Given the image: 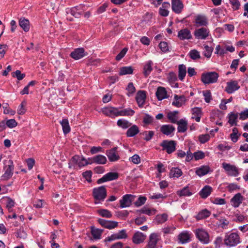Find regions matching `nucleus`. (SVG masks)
<instances>
[{
  "mask_svg": "<svg viewBox=\"0 0 248 248\" xmlns=\"http://www.w3.org/2000/svg\"><path fill=\"white\" fill-rule=\"evenodd\" d=\"M171 8L176 14L181 13L184 9V4L181 0H171Z\"/></svg>",
  "mask_w": 248,
  "mask_h": 248,
  "instance_id": "18",
  "label": "nucleus"
},
{
  "mask_svg": "<svg viewBox=\"0 0 248 248\" xmlns=\"http://www.w3.org/2000/svg\"><path fill=\"white\" fill-rule=\"evenodd\" d=\"M126 90L128 92L127 94L129 96L135 92L136 89L134 86L133 83L132 82H130L128 83L127 87H126Z\"/></svg>",
  "mask_w": 248,
  "mask_h": 248,
  "instance_id": "56",
  "label": "nucleus"
},
{
  "mask_svg": "<svg viewBox=\"0 0 248 248\" xmlns=\"http://www.w3.org/2000/svg\"><path fill=\"white\" fill-rule=\"evenodd\" d=\"M178 36L181 40L189 39L191 38L190 32H178Z\"/></svg>",
  "mask_w": 248,
  "mask_h": 248,
  "instance_id": "53",
  "label": "nucleus"
},
{
  "mask_svg": "<svg viewBox=\"0 0 248 248\" xmlns=\"http://www.w3.org/2000/svg\"><path fill=\"white\" fill-rule=\"evenodd\" d=\"M194 35L197 39H204L209 36V32H194Z\"/></svg>",
  "mask_w": 248,
  "mask_h": 248,
  "instance_id": "54",
  "label": "nucleus"
},
{
  "mask_svg": "<svg viewBox=\"0 0 248 248\" xmlns=\"http://www.w3.org/2000/svg\"><path fill=\"white\" fill-rule=\"evenodd\" d=\"M204 51L203 52L205 57L209 58L211 57L213 48L207 45H204Z\"/></svg>",
  "mask_w": 248,
  "mask_h": 248,
  "instance_id": "51",
  "label": "nucleus"
},
{
  "mask_svg": "<svg viewBox=\"0 0 248 248\" xmlns=\"http://www.w3.org/2000/svg\"><path fill=\"white\" fill-rule=\"evenodd\" d=\"M135 196L131 194H126L123 196L122 199L120 200V207L124 208L129 207L131 202L134 200Z\"/></svg>",
  "mask_w": 248,
  "mask_h": 248,
  "instance_id": "11",
  "label": "nucleus"
},
{
  "mask_svg": "<svg viewBox=\"0 0 248 248\" xmlns=\"http://www.w3.org/2000/svg\"><path fill=\"white\" fill-rule=\"evenodd\" d=\"M191 112L193 115L192 118L195 119L196 122H199L202 113L201 108L198 107L192 108Z\"/></svg>",
  "mask_w": 248,
  "mask_h": 248,
  "instance_id": "26",
  "label": "nucleus"
},
{
  "mask_svg": "<svg viewBox=\"0 0 248 248\" xmlns=\"http://www.w3.org/2000/svg\"><path fill=\"white\" fill-rule=\"evenodd\" d=\"M60 123L62 125L63 133L65 135L69 133L71 129L69 124L68 119H62V120L60 122Z\"/></svg>",
  "mask_w": 248,
  "mask_h": 248,
  "instance_id": "35",
  "label": "nucleus"
},
{
  "mask_svg": "<svg viewBox=\"0 0 248 248\" xmlns=\"http://www.w3.org/2000/svg\"><path fill=\"white\" fill-rule=\"evenodd\" d=\"M210 168L208 166H202L197 169L196 173L199 176L207 174L210 171Z\"/></svg>",
  "mask_w": 248,
  "mask_h": 248,
  "instance_id": "31",
  "label": "nucleus"
},
{
  "mask_svg": "<svg viewBox=\"0 0 248 248\" xmlns=\"http://www.w3.org/2000/svg\"><path fill=\"white\" fill-rule=\"evenodd\" d=\"M224 243L228 247H234L240 243V238L238 234L236 232L227 233L224 239Z\"/></svg>",
  "mask_w": 248,
  "mask_h": 248,
  "instance_id": "1",
  "label": "nucleus"
},
{
  "mask_svg": "<svg viewBox=\"0 0 248 248\" xmlns=\"http://www.w3.org/2000/svg\"><path fill=\"white\" fill-rule=\"evenodd\" d=\"M153 62L150 60L147 61L143 67V74L145 77H147L153 70Z\"/></svg>",
  "mask_w": 248,
  "mask_h": 248,
  "instance_id": "25",
  "label": "nucleus"
},
{
  "mask_svg": "<svg viewBox=\"0 0 248 248\" xmlns=\"http://www.w3.org/2000/svg\"><path fill=\"white\" fill-rule=\"evenodd\" d=\"M176 142L172 140H164L160 144L162 150L165 151L168 154H170L176 150Z\"/></svg>",
  "mask_w": 248,
  "mask_h": 248,
  "instance_id": "6",
  "label": "nucleus"
},
{
  "mask_svg": "<svg viewBox=\"0 0 248 248\" xmlns=\"http://www.w3.org/2000/svg\"><path fill=\"white\" fill-rule=\"evenodd\" d=\"M145 136L144 140L146 141H149L153 138L155 133L153 131H144L142 134Z\"/></svg>",
  "mask_w": 248,
  "mask_h": 248,
  "instance_id": "55",
  "label": "nucleus"
},
{
  "mask_svg": "<svg viewBox=\"0 0 248 248\" xmlns=\"http://www.w3.org/2000/svg\"><path fill=\"white\" fill-rule=\"evenodd\" d=\"M212 191V188L209 186H205L200 191L199 195L203 199L207 198L211 193Z\"/></svg>",
  "mask_w": 248,
  "mask_h": 248,
  "instance_id": "27",
  "label": "nucleus"
},
{
  "mask_svg": "<svg viewBox=\"0 0 248 248\" xmlns=\"http://www.w3.org/2000/svg\"><path fill=\"white\" fill-rule=\"evenodd\" d=\"M127 51H128V48H127V47L124 48L121 50V51L116 56V57L115 58L116 60H117V61H119L121 60H122L124 57V56L127 53Z\"/></svg>",
  "mask_w": 248,
  "mask_h": 248,
  "instance_id": "57",
  "label": "nucleus"
},
{
  "mask_svg": "<svg viewBox=\"0 0 248 248\" xmlns=\"http://www.w3.org/2000/svg\"><path fill=\"white\" fill-rule=\"evenodd\" d=\"M159 47L161 50L164 53L169 51L168 45L166 42H161L159 44Z\"/></svg>",
  "mask_w": 248,
  "mask_h": 248,
  "instance_id": "60",
  "label": "nucleus"
},
{
  "mask_svg": "<svg viewBox=\"0 0 248 248\" xmlns=\"http://www.w3.org/2000/svg\"><path fill=\"white\" fill-rule=\"evenodd\" d=\"M178 77L179 79L182 81L185 78L186 73V66L184 64L179 65Z\"/></svg>",
  "mask_w": 248,
  "mask_h": 248,
  "instance_id": "42",
  "label": "nucleus"
},
{
  "mask_svg": "<svg viewBox=\"0 0 248 248\" xmlns=\"http://www.w3.org/2000/svg\"><path fill=\"white\" fill-rule=\"evenodd\" d=\"M219 223L218 224V227L223 229H228V225L229 224V221L226 219L224 218H220L219 220Z\"/></svg>",
  "mask_w": 248,
  "mask_h": 248,
  "instance_id": "50",
  "label": "nucleus"
},
{
  "mask_svg": "<svg viewBox=\"0 0 248 248\" xmlns=\"http://www.w3.org/2000/svg\"><path fill=\"white\" fill-rule=\"evenodd\" d=\"M135 98L139 107L142 108L145 104L146 98V92L142 90L138 91Z\"/></svg>",
  "mask_w": 248,
  "mask_h": 248,
  "instance_id": "17",
  "label": "nucleus"
},
{
  "mask_svg": "<svg viewBox=\"0 0 248 248\" xmlns=\"http://www.w3.org/2000/svg\"><path fill=\"white\" fill-rule=\"evenodd\" d=\"M210 139L209 134L201 135L199 136V140L201 143H205Z\"/></svg>",
  "mask_w": 248,
  "mask_h": 248,
  "instance_id": "64",
  "label": "nucleus"
},
{
  "mask_svg": "<svg viewBox=\"0 0 248 248\" xmlns=\"http://www.w3.org/2000/svg\"><path fill=\"white\" fill-rule=\"evenodd\" d=\"M211 215V212L207 209H203L200 211L196 216V218L197 220H201L209 217Z\"/></svg>",
  "mask_w": 248,
  "mask_h": 248,
  "instance_id": "34",
  "label": "nucleus"
},
{
  "mask_svg": "<svg viewBox=\"0 0 248 248\" xmlns=\"http://www.w3.org/2000/svg\"><path fill=\"white\" fill-rule=\"evenodd\" d=\"M119 177V174L117 172H109L104 175L102 178L97 181L98 184H100L107 181L116 180Z\"/></svg>",
  "mask_w": 248,
  "mask_h": 248,
  "instance_id": "12",
  "label": "nucleus"
},
{
  "mask_svg": "<svg viewBox=\"0 0 248 248\" xmlns=\"http://www.w3.org/2000/svg\"><path fill=\"white\" fill-rule=\"evenodd\" d=\"M240 88L238 82L236 80H231L227 83L225 91L228 93H232Z\"/></svg>",
  "mask_w": 248,
  "mask_h": 248,
  "instance_id": "19",
  "label": "nucleus"
},
{
  "mask_svg": "<svg viewBox=\"0 0 248 248\" xmlns=\"http://www.w3.org/2000/svg\"><path fill=\"white\" fill-rule=\"evenodd\" d=\"M178 126L177 128L179 132L184 133L187 130V122L184 120L181 119L179 121L176 123Z\"/></svg>",
  "mask_w": 248,
  "mask_h": 248,
  "instance_id": "33",
  "label": "nucleus"
},
{
  "mask_svg": "<svg viewBox=\"0 0 248 248\" xmlns=\"http://www.w3.org/2000/svg\"><path fill=\"white\" fill-rule=\"evenodd\" d=\"M133 69L131 66H124L120 68L119 75L120 76L133 74Z\"/></svg>",
  "mask_w": 248,
  "mask_h": 248,
  "instance_id": "39",
  "label": "nucleus"
},
{
  "mask_svg": "<svg viewBox=\"0 0 248 248\" xmlns=\"http://www.w3.org/2000/svg\"><path fill=\"white\" fill-rule=\"evenodd\" d=\"M191 233L187 231H183L177 236L178 242L181 244H185L191 241Z\"/></svg>",
  "mask_w": 248,
  "mask_h": 248,
  "instance_id": "10",
  "label": "nucleus"
},
{
  "mask_svg": "<svg viewBox=\"0 0 248 248\" xmlns=\"http://www.w3.org/2000/svg\"><path fill=\"white\" fill-rule=\"evenodd\" d=\"M16 236L20 239H25L27 236V234L23 228H20L17 230Z\"/></svg>",
  "mask_w": 248,
  "mask_h": 248,
  "instance_id": "48",
  "label": "nucleus"
},
{
  "mask_svg": "<svg viewBox=\"0 0 248 248\" xmlns=\"http://www.w3.org/2000/svg\"><path fill=\"white\" fill-rule=\"evenodd\" d=\"M155 94L159 100H162L168 97L166 89L163 87H159L157 88Z\"/></svg>",
  "mask_w": 248,
  "mask_h": 248,
  "instance_id": "24",
  "label": "nucleus"
},
{
  "mask_svg": "<svg viewBox=\"0 0 248 248\" xmlns=\"http://www.w3.org/2000/svg\"><path fill=\"white\" fill-rule=\"evenodd\" d=\"M222 166L229 175L236 177L239 174L238 168L234 165L223 162Z\"/></svg>",
  "mask_w": 248,
  "mask_h": 248,
  "instance_id": "8",
  "label": "nucleus"
},
{
  "mask_svg": "<svg viewBox=\"0 0 248 248\" xmlns=\"http://www.w3.org/2000/svg\"><path fill=\"white\" fill-rule=\"evenodd\" d=\"M146 235L143 233L137 232L134 233L132 237V241L134 244H139L142 243L145 239Z\"/></svg>",
  "mask_w": 248,
  "mask_h": 248,
  "instance_id": "22",
  "label": "nucleus"
},
{
  "mask_svg": "<svg viewBox=\"0 0 248 248\" xmlns=\"http://www.w3.org/2000/svg\"><path fill=\"white\" fill-rule=\"evenodd\" d=\"M188 55L190 58L193 60H196L201 58L200 52L196 49L190 50Z\"/></svg>",
  "mask_w": 248,
  "mask_h": 248,
  "instance_id": "47",
  "label": "nucleus"
},
{
  "mask_svg": "<svg viewBox=\"0 0 248 248\" xmlns=\"http://www.w3.org/2000/svg\"><path fill=\"white\" fill-rule=\"evenodd\" d=\"M238 118V115L237 113H234L233 112H231V114L229 116V121L228 123L232 125H236V120Z\"/></svg>",
  "mask_w": 248,
  "mask_h": 248,
  "instance_id": "44",
  "label": "nucleus"
},
{
  "mask_svg": "<svg viewBox=\"0 0 248 248\" xmlns=\"http://www.w3.org/2000/svg\"><path fill=\"white\" fill-rule=\"evenodd\" d=\"M92 160L94 163L97 164H105L107 161V158L102 155H98L93 156Z\"/></svg>",
  "mask_w": 248,
  "mask_h": 248,
  "instance_id": "32",
  "label": "nucleus"
},
{
  "mask_svg": "<svg viewBox=\"0 0 248 248\" xmlns=\"http://www.w3.org/2000/svg\"><path fill=\"white\" fill-rule=\"evenodd\" d=\"M194 25L196 27H202L201 28L196 30L195 31H207L206 27L208 24L207 17L204 15H198L195 17Z\"/></svg>",
  "mask_w": 248,
  "mask_h": 248,
  "instance_id": "5",
  "label": "nucleus"
},
{
  "mask_svg": "<svg viewBox=\"0 0 248 248\" xmlns=\"http://www.w3.org/2000/svg\"><path fill=\"white\" fill-rule=\"evenodd\" d=\"M19 25L24 31H29L31 24L30 21L24 17H21L19 19Z\"/></svg>",
  "mask_w": 248,
  "mask_h": 248,
  "instance_id": "23",
  "label": "nucleus"
},
{
  "mask_svg": "<svg viewBox=\"0 0 248 248\" xmlns=\"http://www.w3.org/2000/svg\"><path fill=\"white\" fill-rule=\"evenodd\" d=\"M93 196L95 200L94 202L95 204L103 201L107 197V190L105 186L94 188L93 190Z\"/></svg>",
  "mask_w": 248,
  "mask_h": 248,
  "instance_id": "2",
  "label": "nucleus"
},
{
  "mask_svg": "<svg viewBox=\"0 0 248 248\" xmlns=\"http://www.w3.org/2000/svg\"><path fill=\"white\" fill-rule=\"evenodd\" d=\"M175 130V127L170 124L162 125L160 128V132L167 136H172Z\"/></svg>",
  "mask_w": 248,
  "mask_h": 248,
  "instance_id": "20",
  "label": "nucleus"
},
{
  "mask_svg": "<svg viewBox=\"0 0 248 248\" xmlns=\"http://www.w3.org/2000/svg\"><path fill=\"white\" fill-rule=\"evenodd\" d=\"M117 149L118 147H116L106 151V155L110 162L118 161L120 158Z\"/></svg>",
  "mask_w": 248,
  "mask_h": 248,
  "instance_id": "15",
  "label": "nucleus"
},
{
  "mask_svg": "<svg viewBox=\"0 0 248 248\" xmlns=\"http://www.w3.org/2000/svg\"><path fill=\"white\" fill-rule=\"evenodd\" d=\"M138 212H139L141 214H145L146 215H148L149 216H151L152 215L155 214L156 212V210L153 209H150L148 208H147L146 207H143L142 209L138 210Z\"/></svg>",
  "mask_w": 248,
  "mask_h": 248,
  "instance_id": "46",
  "label": "nucleus"
},
{
  "mask_svg": "<svg viewBox=\"0 0 248 248\" xmlns=\"http://www.w3.org/2000/svg\"><path fill=\"white\" fill-rule=\"evenodd\" d=\"M98 222L102 227L109 230L117 227L118 225V223L116 221L106 220L102 218H99L98 219Z\"/></svg>",
  "mask_w": 248,
  "mask_h": 248,
  "instance_id": "16",
  "label": "nucleus"
},
{
  "mask_svg": "<svg viewBox=\"0 0 248 248\" xmlns=\"http://www.w3.org/2000/svg\"><path fill=\"white\" fill-rule=\"evenodd\" d=\"M14 169V163L12 160H8V164L4 167V173L1 177V180L7 181L9 180L13 174Z\"/></svg>",
  "mask_w": 248,
  "mask_h": 248,
  "instance_id": "7",
  "label": "nucleus"
},
{
  "mask_svg": "<svg viewBox=\"0 0 248 248\" xmlns=\"http://www.w3.org/2000/svg\"><path fill=\"white\" fill-rule=\"evenodd\" d=\"M177 195L180 197L190 196L192 195V193L189 191L188 186H185L182 189L177 191Z\"/></svg>",
  "mask_w": 248,
  "mask_h": 248,
  "instance_id": "43",
  "label": "nucleus"
},
{
  "mask_svg": "<svg viewBox=\"0 0 248 248\" xmlns=\"http://www.w3.org/2000/svg\"><path fill=\"white\" fill-rule=\"evenodd\" d=\"M139 127L136 125L130 126L126 131V135L127 137H132L139 132Z\"/></svg>",
  "mask_w": 248,
  "mask_h": 248,
  "instance_id": "29",
  "label": "nucleus"
},
{
  "mask_svg": "<svg viewBox=\"0 0 248 248\" xmlns=\"http://www.w3.org/2000/svg\"><path fill=\"white\" fill-rule=\"evenodd\" d=\"M245 199V197L242 196L241 193H237L231 198L230 202L232 206L236 208L240 205Z\"/></svg>",
  "mask_w": 248,
  "mask_h": 248,
  "instance_id": "13",
  "label": "nucleus"
},
{
  "mask_svg": "<svg viewBox=\"0 0 248 248\" xmlns=\"http://www.w3.org/2000/svg\"><path fill=\"white\" fill-rule=\"evenodd\" d=\"M196 238L203 244L210 243V236L208 232L203 228L196 229L194 231Z\"/></svg>",
  "mask_w": 248,
  "mask_h": 248,
  "instance_id": "3",
  "label": "nucleus"
},
{
  "mask_svg": "<svg viewBox=\"0 0 248 248\" xmlns=\"http://www.w3.org/2000/svg\"><path fill=\"white\" fill-rule=\"evenodd\" d=\"M203 95L204 97V100L206 103H209L212 100L211 93L210 90L203 91Z\"/></svg>",
  "mask_w": 248,
  "mask_h": 248,
  "instance_id": "58",
  "label": "nucleus"
},
{
  "mask_svg": "<svg viewBox=\"0 0 248 248\" xmlns=\"http://www.w3.org/2000/svg\"><path fill=\"white\" fill-rule=\"evenodd\" d=\"M102 113L107 116L114 118L118 116L119 108L107 107L102 109Z\"/></svg>",
  "mask_w": 248,
  "mask_h": 248,
  "instance_id": "9",
  "label": "nucleus"
},
{
  "mask_svg": "<svg viewBox=\"0 0 248 248\" xmlns=\"http://www.w3.org/2000/svg\"><path fill=\"white\" fill-rule=\"evenodd\" d=\"M146 200L147 199L145 197L140 196L138 200L134 202V205L136 207H140L145 203Z\"/></svg>",
  "mask_w": 248,
  "mask_h": 248,
  "instance_id": "52",
  "label": "nucleus"
},
{
  "mask_svg": "<svg viewBox=\"0 0 248 248\" xmlns=\"http://www.w3.org/2000/svg\"><path fill=\"white\" fill-rule=\"evenodd\" d=\"M103 231V230L97 229L93 226L91 227V233L93 238L95 239H98L100 238Z\"/></svg>",
  "mask_w": 248,
  "mask_h": 248,
  "instance_id": "38",
  "label": "nucleus"
},
{
  "mask_svg": "<svg viewBox=\"0 0 248 248\" xmlns=\"http://www.w3.org/2000/svg\"><path fill=\"white\" fill-rule=\"evenodd\" d=\"M97 213L102 217L107 218H110L112 215L111 213L107 209H100L97 211Z\"/></svg>",
  "mask_w": 248,
  "mask_h": 248,
  "instance_id": "49",
  "label": "nucleus"
},
{
  "mask_svg": "<svg viewBox=\"0 0 248 248\" xmlns=\"http://www.w3.org/2000/svg\"><path fill=\"white\" fill-rule=\"evenodd\" d=\"M118 116H132L135 114V111L130 108L121 109L119 108Z\"/></svg>",
  "mask_w": 248,
  "mask_h": 248,
  "instance_id": "30",
  "label": "nucleus"
},
{
  "mask_svg": "<svg viewBox=\"0 0 248 248\" xmlns=\"http://www.w3.org/2000/svg\"><path fill=\"white\" fill-rule=\"evenodd\" d=\"M229 1L233 10H238L240 8V3L238 0H229Z\"/></svg>",
  "mask_w": 248,
  "mask_h": 248,
  "instance_id": "62",
  "label": "nucleus"
},
{
  "mask_svg": "<svg viewBox=\"0 0 248 248\" xmlns=\"http://www.w3.org/2000/svg\"><path fill=\"white\" fill-rule=\"evenodd\" d=\"M183 174V172L178 168H172L170 172V177L179 178Z\"/></svg>",
  "mask_w": 248,
  "mask_h": 248,
  "instance_id": "36",
  "label": "nucleus"
},
{
  "mask_svg": "<svg viewBox=\"0 0 248 248\" xmlns=\"http://www.w3.org/2000/svg\"><path fill=\"white\" fill-rule=\"evenodd\" d=\"M168 217V215L165 213L157 215L155 217V220L157 223L162 224L167 220Z\"/></svg>",
  "mask_w": 248,
  "mask_h": 248,
  "instance_id": "45",
  "label": "nucleus"
},
{
  "mask_svg": "<svg viewBox=\"0 0 248 248\" xmlns=\"http://www.w3.org/2000/svg\"><path fill=\"white\" fill-rule=\"evenodd\" d=\"M117 124L119 127L123 129H126L132 124L128 121L123 119H119L117 121Z\"/></svg>",
  "mask_w": 248,
  "mask_h": 248,
  "instance_id": "37",
  "label": "nucleus"
},
{
  "mask_svg": "<svg viewBox=\"0 0 248 248\" xmlns=\"http://www.w3.org/2000/svg\"><path fill=\"white\" fill-rule=\"evenodd\" d=\"M87 55V53L85 51L83 47L76 48L70 53V57L75 60H78L82 58Z\"/></svg>",
  "mask_w": 248,
  "mask_h": 248,
  "instance_id": "14",
  "label": "nucleus"
},
{
  "mask_svg": "<svg viewBox=\"0 0 248 248\" xmlns=\"http://www.w3.org/2000/svg\"><path fill=\"white\" fill-rule=\"evenodd\" d=\"M25 74H22L21 71L17 70L15 72L13 73V77H16L18 80L23 79L25 77Z\"/></svg>",
  "mask_w": 248,
  "mask_h": 248,
  "instance_id": "61",
  "label": "nucleus"
},
{
  "mask_svg": "<svg viewBox=\"0 0 248 248\" xmlns=\"http://www.w3.org/2000/svg\"><path fill=\"white\" fill-rule=\"evenodd\" d=\"M160 235L155 233H151L148 244V248H155L156 244L160 239Z\"/></svg>",
  "mask_w": 248,
  "mask_h": 248,
  "instance_id": "21",
  "label": "nucleus"
},
{
  "mask_svg": "<svg viewBox=\"0 0 248 248\" xmlns=\"http://www.w3.org/2000/svg\"><path fill=\"white\" fill-rule=\"evenodd\" d=\"M140 157L137 154H135L129 158V161L135 164H139L140 163Z\"/></svg>",
  "mask_w": 248,
  "mask_h": 248,
  "instance_id": "63",
  "label": "nucleus"
},
{
  "mask_svg": "<svg viewBox=\"0 0 248 248\" xmlns=\"http://www.w3.org/2000/svg\"><path fill=\"white\" fill-rule=\"evenodd\" d=\"M219 75L216 72H209L202 73L201 80L204 84H209L217 82Z\"/></svg>",
  "mask_w": 248,
  "mask_h": 248,
  "instance_id": "4",
  "label": "nucleus"
},
{
  "mask_svg": "<svg viewBox=\"0 0 248 248\" xmlns=\"http://www.w3.org/2000/svg\"><path fill=\"white\" fill-rule=\"evenodd\" d=\"M80 156L79 155H75L73 156L70 160L68 163V167L70 169L75 168L76 165L78 164V161L79 160Z\"/></svg>",
  "mask_w": 248,
  "mask_h": 248,
  "instance_id": "41",
  "label": "nucleus"
},
{
  "mask_svg": "<svg viewBox=\"0 0 248 248\" xmlns=\"http://www.w3.org/2000/svg\"><path fill=\"white\" fill-rule=\"evenodd\" d=\"M66 12L67 14H70L76 18L80 17L81 15V12H80L78 6L74 7L71 8H68L66 9Z\"/></svg>",
  "mask_w": 248,
  "mask_h": 248,
  "instance_id": "28",
  "label": "nucleus"
},
{
  "mask_svg": "<svg viewBox=\"0 0 248 248\" xmlns=\"http://www.w3.org/2000/svg\"><path fill=\"white\" fill-rule=\"evenodd\" d=\"M153 120L154 118L152 116H150L148 114L146 113L143 118V122L145 124H149L152 123Z\"/></svg>",
  "mask_w": 248,
  "mask_h": 248,
  "instance_id": "59",
  "label": "nucleus"
},
{
  "mask_svg": "<svg viewBox=\"0 0 248 248\" xmlns=\"http://www.w3.org/2000/svg\"><path fill=\"white\" fill-rule=\"evenodd\" d=\"M178 113V111H174L172 112H170L167 114V117L170 120V122L173 124H176L177 123L178 117L177 116Z\"/></svg>",
  "mask_w": 248,
  "mask_h": 248,
  "instance_id": "40",
  "label": "nucleus"
}]
</instances>
